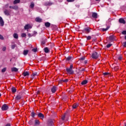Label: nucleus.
Returning a JSON list of instances; mask_svg holds the SVG:
<instances>
[{
    "mask_svg": "<svg viewBox=\"0 0 126 126\" xmlns=\"http://www.w3.org/2000/svg\"><path fill=\"white\" fill-rule=\"evenodd\" d=\"M2 50L3 52H5V51L6 50V47H3Z\"/></svg>",
    "mask_w": 126,
    "mask_h": 126,
    "instance_id": "obj_51",
    "label": "nucleus"
},
{
    "mask_svg": "<svg viewBox=\"0 0 126 126\" xmlns=\"http://www.w3.org/2000/svg\"><path fill=\"white\" fill-rule=\"evenodd\" d=\"M37 94H40V91H38L37 92Z\"/></svg>",
    "mask_w": 126,
    "mask_h": 126,
    "instance_id": "obj_61",
    "label": "nucleus"
},
{
    "mask_svg": "<svg viewBox=\"0 0 126 126\" xmlns=\"http://www.w3.org/2000/svg\"><path fill=\"white\" fill-rule=\"evenodd\" d=\"M53 4V3L50 1H47L45 3V5H52Z\"/></svg>",
    "mask_w": 126,
    "mask_h": 126,
    "instance_id": "obj_22",
    "label": "nucleus"
},
{
    "mask_svg": "<svg viewBox=\"0 0 126 126\" xmlns=\"http://www.w3.org/2000/svg\"><path fill=\"white\" fill-rule=\"evenodd\" d=\"M9 8H12V9H13V6H10Z\"/></svg>",
    "mask_w": 126,
    "mask_h": 126,
    "instance_id": "obj_58",
    "label": "nucleus"
},
{
    "mask_svg": "<svg viewBox=\"0 0 126 126\" xmlns=\"http://www.w3.org/2000/svg\"><path fill=\"white\" fill-rule=\"evenodd\" d=\"M72 59V57L71 56H68L66 59V61H70V60H71Z\"/></svg>",
    "mask_w": 126,
    "mask_h": 126,
    "instance_id": "obj_34",
    "label": "nucleus"
},
{
    "mask_svg": "<svg viewBox=\"0 0 126 126\" xmlns=\"http://www.w3.org/2000/svg\"><path fill=\"white\" fill-rule=\"evenodd\" d=\"M122 34H123V35H126V31H123Z\"/></svg>",
    "mask_w": 126,
    "mask_h": 126,
    "instance_id": "obj_47",
    "label": "nucleus"
},
{
    "mask_svg": "<svg viewBox=\"0 0 126 126\" xmlns=\"http://www.w3.org/2000/svg\"><path fill=\"white\" fill-rule=\"evenodd\" d=\"M72 67H73V65L71 64L70 65L69 68H66V70L68 73H69L70 74H73L74 71H73V70H72Z\"/></svg>",
    "mask_w": 126,
    "mask_h": 126,
    "instance_id": "obj_2",
    "label": "nucleus"
},
{
    "mask_svg": "<svg viewBox=\"0 0 126 126\" xmlns=\"http://www.w3.org/2000/svg\"><path fill=\"white\" fill-rule=\"evenodd\" d=\"M120 23H122L123 24H126V21L123 18H120L119 20Z\"/></svg>",
    "mask_w": 126,
    "mask_h": 126,
    "instance_id": "obj_11",
    "label": "nucleus"
},
{
    "mask_svg": "<svg viewBox=\"0 0 126 126\" xmlns=\"http://www.w3.org/2000/svg\"><path fill=\"white\" fill-rule=\"evenodd\" d=\"M46 44V42L45 41H42L41 42V44L42 45H45Z\"/></svg>",
    "mask_w": 126,
    "mask_h": 126,
    "instance_id": "obj_53",
    "label": "nucleus"
},
{
    "mask_svg": "<svg viewBox=\"0 0 126 126\" xmlns=\"http://www.w3.org/2000/svg\"><path fill=\"white\" fill-rule=\"evenodd\" d=\"M86 38L88 40H91V36H86Z\"/></svg>",
    "mask_w": 126,
    "mask_h": 126,
    "instance_id": "obj_43",
    "label": "nucleus"
},
{
    "mask_svg": "<svg viewBox=\"0 0 126 126\" xmlns=\"http://www.w3.org/2000/svg\"><path fill=\"white\" fill-rule=\"evenodd\" d=\"M45 26L47 28H49V27H50V26H51V23H50L49 22H48L46 23H45Z\"/></svg>",
    "mask_w": 126,
    "mask_h": 126,
    "instance_id": "obj_16",
    "label": "nucleus"
},
{
    "mask_svg": "<svg viewBox=\"0 0 126 126\" xmlns=\"http://www.w3.org/2000/svg\"><path fill=\"white\" fill-rule=\"evenodd\" d=\"M125 126H126V123H125Z\"/></svg>",
    "mask_w": 126,
    "mask_h": 126,
    "instance_id": "obj_64",
    "label": "nucleus"
},
{
    "mask_svg": "<svg viewBox=\"0 0 126 126\" xmlns=\"http://www.w3.org/2000/svg\"><path fill=\"white\" fill-rule=\"evenodd\" d=\"M108 29H109V27H107L106 29L103 28L102 29V31H103V32H105V31H107Z\"/></svg>",
    "mask_w": 126,
    "mask_h": 126,
    "instance_id": "obj_36",
    "label": "nucleus"
},
{
    "mask_svg": "<svg viewBox=\"0 0 126 126\" xmlns=\"http://www.w3.org/2000/svg\"><path fill=\"white\" fill-rule=\"evenodd\" d=\"M34 6H35V4L33 2H32L30 5L31 8H34Z\"/></svg>",
    "mask_w": 126,
    "mask_h": 126,
    "instance_id": "obj_30",
    "label": "nucleus"
},
{
    "mask_svg": "<svg viewBox=\"0 0 126 126\" xmlns=\"http://www.w3.org/2000/svg\"><path fill=\"white\" fill-rule=\"evenodd\" d=\"M15 47H16V44L11 45V48L12 50H14L15 49Z\"/></svg>",
    "mask_w": 126,
    "mask_h": 126,
    "instance_id": "obj_33",
    "label": "nucleus"
},
{
    "mask_svg": "<svg viewBox=\"0 0 126 126\" xmlns=\"http://www.w3.org/2000/svg\"><path fill=\"white\" fill-rule=\"evenodd\" d=\"M4 25V22L3 21V20H2L0 21V26L2 27Z\"/></svg>",
    "mask_w": 126,
    "mask_h": 126,
    "instance_id": "obj_25",
    "label": "nucleus"
},
{
    "mask_svg": "<svg viewBox=\"0 0 126 126\" xmlns=\"http://www.w3.org/2000/svg\"><path fill=\"white\" fill-rule=\"evenodd\" d=\"M13 9H14L15 10H17V9H18V6H13Z\"/></svg>",
    "mask_w": 126,
    "mask_h": 126,
    "instance_id": "obj_32",
    "label": "nucleus"
},
{
    "mask_svg": "<svg viewBox=\"0 0 126 126\" xmlns=\"http://www.w3.org/2000/svg\"><path fill=\"white\" fill-rule=\"evenodd\" d=\"M85 60V57H82L79 58V61H84Z\"/></svg>",
    "mask_w": 126,
    "mask_h": 126,
    "instance_id": "obj_37",
    "label": "nucleus"
},
{
    "mask_svg": "<svg viewBox=\"0 0 126 126\" xmlns=\"http://www.w3.org/2000/svg\"><path fill=\"white\" fill-rule=\"evenodd\" d=\"M123 45V47H124L125 48H126V41L124 42Z\"/></svg>",
    "mask_w": 126,
    "mask_h": 126,
    "instance_id": "obj_49",
    "label": "nucleus"
},
{
    "mask_svg": "<svg viewBox=\"0 0 126 126\" xmlns=\"http://www.w3.org/2000/svg\"><path fill=\"white\" fill-rule=\"evenodd\" d=\"M32 52H34V53H36L37 52V48H33L32 50Z\"/></svg>",
    "mask_w": 126,
    "mask_h": 126,
    "instance_id": "obj_41",
    "label": "nucleus"
},
{
    "mask_svg": "<svg viewBox=\"0 0 126 126\" xmlns=\"http://www.w3.org/2000/svg\"><path fill=\"white\" fill-rule=\"evenodd\" d=\"M80 71H85V68H82L81 70H80Z\"/></svg>",
    "mask_w": 126,
    "mask_h": 126,
    "instance_id": "obj_55",
    "label": "nucleus"
},
{
    "mask_svg": "<svg viewBox=\"0 0 126 126\" xmlns=\"http://www.w3.org/2000/svg\"><path fill=\"white\" fill-rule=\"evenodd\" d=\"M92 58L94 60H97L99 58V54L96 52H94L92 55Z\"/></svg>",
    "mask_w": 126,
    "mask_h": 126,
    "instance_id": "obj_3",
    "label": "nucleus"
},
{
    "mask_svg": "<svg viewBox=\"0 0 126 126\" xmlns=\"http://www.w3.org/2000/svg\"><path fill=\"white\" fill-rule=\"evenodd\" d=\"M88 63V61L87 60L84 61V64H86V63Z\"/></svg>",
    "mask_w": 126,
    "mask_h": 126,
    "instance_id": "obj_57",
    "label": "nucleus"
},
{
    "mask_svg": "<svg viewBox=\"0 0 126 126\" xmlns=\"http://www.w3.org/2000/svg\"><path fill=\"white\" fill-rule=\"evenodd\" d=\"M112 46V44H108L106 45L107 48H110Z\"/></svg>",
    "mask_w": 126,
    "mask_h": 126,
    "instance_id": "obj_46",
    "label": "nucleus"
},
{
    "mask_svg": "<svg viewBox=\"0 0 126 126\" xmlns=\"http://www.w3.org/2000/svg\"><path fill=\"white\" fill-rule=\"evenodd\" d=\"M60 82H64L65 83H66V82H68V79H61L60 80Z\"/></svg>",
    "mask_w": 126,
    "mask_h": 126,
    "instance_id": "obj_17",
    "label": "nucleus"
},
{
    "mask_svg": "<svg viewBox=\"0 0 126 126\" xmlns=\"http://www.w3.org/2000/svg\"><path fill=\"white\" fill-rule=\"evenodd\" d=\"M1 20H3L2 18L0 16V21H1Z\"/></svg>",
    "mask_w": 126,
    "mask_h": 126,
    "instance_id": "obj_60",
    "label": "nucleus"
},
{
    "mask_svg": "<svg viewBox=\"0 0 126 126\" xmlns=\"http://www.w3.org/2000/svg\"><path fill=\"white\" fill-rule=\"evenodd\" d=\"M11 91L12 93H15V92H16V88H15V87H12Z\"/></svg>",
    "mask_w": 126,
    "mask_h": 126,
    "instance_id": "obj_23",
    "label": "nucleus"
},
{
    "mask_svg": "<svg viewBox=\"0 0 126 126\" xmlns=\"http://www.w3.org/2000/svg\"><path fill=\"white\" fill-rule=\"evenodd\" d=\"M37 74H38V73H33L32 74V76H36L37 75Z\"/></svg>",
    "mask_w": 126,
    "mask_h": 126,
    "instance_id": "obj_44",
    "label": "nucleus"
},
{
    "mask_svg": "<svg viewBox=\"0 0 126 126\" xmlns=\"http://www.w3.org/2000/svg\"><path fill=\"white\" fill-rule=\"evenodd\" d=\"M6 71V68L4 67L1 70V72H5Z\"/></svg>",
    "mask_w": 126,
    "mask_h": 126,
    "instance_id": "obj_39",
    "label": "nucleus"
},
{
    "mask_svg": "<svg viewBox=\"0 0 126 126\" xmlns=\"http://www.w3.org/2000/svg\"><path fill=\"white\" fill-rule=\"evenodd\" d=\"M28 36L29 37V38H31V37H32L33 35H31L30 33H28Z\"/></svg>",
    "mask_w": 126,
    "mask_h": 126,
    "instance_id": "obj_54",
    "label": "nucleus"
},
{
    "mask_svg": "<svg viewBox=\"0 0 126 126\" xmlns=\"http://www.w3.org/2000/svg\"><path fill=\"white\" fill-rule=\"evenodd\" d=\"M36 22H38L39 23H41L42 22V20L41 18H40L39 17H36L35 19Z\"/></svg>",
    "mask_w": 126,
    "mask_h": 126,
    "instance_id": "obj_10",
    "label": "nucleus"
},
{
    "mask_svg": "<svg viewBox=\"0 0 126 126\" xmlns=\"http://www.w3.org/2000/svg\"><path fill=\"white\" fill-rule=\"evenodd\" d=\"M5 126H10V124H7Z\"/></svg>",
    "mask_w": 126,
    "mask_h": 126,
    "instance_id": "obj_59",
    "label": "nucleus"
},
{
    "mask_svg": "<svg viewBox=\"0 0 126 126\" xmlns=\"http://www.w3.org/2000/svg\"><path fill=\"white\" fill-rule=\"evenodd\" d=\"M92 16L93 18H94V19H96V18H98V14H97V13L96 12H92Z\"/></svg>",
    "mask_w": 126,
    "mask_h": 126,
    "instance_id": "obj_7",
    "label": "nucleus"
},
{
    "mask_svg": "<svg viewBox=\"0 0 126 126\" xmlns=\"http://www.w3.org/2000/svg\"><path fill=\"white\" fill-rule=\"evenodd\" d=\"M66 115V114H64L63 116H62V120L63 121H64V119H65V115Z\"/></svg>",
    "mask_w": 126,
    "mask_h": 126,
    "instance_id": "obj_35",
    "label": "nucleus"
},
{
    "mask_svg": "<svg viewBox=\"0 0 126 126\" xmlns=\"http://www.w3.org/2000/svg\"><path fill=\"white\" fill-rule=\"evenodd\" d=\"M23 94V93L22 92H20L16 96V100H17V101H18V100H20V99L22 98Z\"/></svg>",
    "mask_w": 126,
    "mask_h": 126,
    "instance_id": "obj_4",
    "label": "nucleus"
},
{
    "mask_svg": "<svg viewBox=\"0 0 126 126\" xmlns=\"http://www.w3.org/2000/svg\"><path fill=\"white\" fill-rule=\"evenodd\" d=\"M123 59V57H122V56H119V57H118V60H119V61H121V60Z\"/></svg>",
    "mask_w": 126,
    "mask_h": 126,
    "instance_id": "obj_50",
    "label": "nucleus"
},
{
    "mask_svg": "<svg viewBox=\"0 0 126 126\" xmlns=\"http://www.w3.org/2000/svg\"><path fill=\"white\" fill-rule=\"evenodd\" d=\"M34 126H40V121L39 120H35L34 121Z\"/></svg>",
    "mask_w": 126,
    "mask_h": 126,
    "instance_id": "obj_12",
    "label": "nucleus"
},
{
    "mask_svg": "<svg viewBox=\"0 0 126 126\" xmlns=\"http://www.w3.org/2000/svg\"><path fill=\"white\" fill-rule=\"evenodd\" d=\"M0 40H4V38L3 37V36H2L1 34H0Z\"/></svg>",
    "mask_w": 126,
    "mask_h": 126,
    "instance_id": "obj_42",
    "label": "nucleus"
},
{
    "mask_svg": "<svg viewBox=\"0 0 126 126\" xmlns=\"http://www.w3.org/2000/svg\"><path fill=\"white\" fill-rule=\"evenodd\" d=\"M103 75L106 76V75H110V73L109 72H104L103 73Z\"/></svg>",
    "mask_w": 126,
    "mask_h": 126,
    "instance_id": "obj_40",
    "label": "nucleus"
},
{
    "mask_svg": "<svg viewBox=\"0 0 126 126\" xmlns=\"http://www.w3.org/2000/svg\"><path fill=\"white\" fill-rule=\"evenodd\" d=\"M93 41H94V42H95V41H96V39H94L93 40Z\"/></svg>",
    "mask_w": 126,
    "mask_h": 126,
    "instance_id": "obj_63",
    "label": "nucleus"
},
{
    "mask_svg": "<svg viewBox=\"0 0 126 126\" xmlns=\"http://www.w3.org/2000/svg\"><path fill=\"white\" fill-rule=\"evenodd\" d=\"M28 50H24L23 52V55H24V56H27V55H28Z\"/></svg>",
    "mask_w": 126,
    "mask_h": 126,
    "instance_id": "obj_24",
    "label": "nucleus"
},
{
    "mask_svg": "<svg viewBox=\"0 0 126 126\" xmlns=\"http://www.w3.org/2000/svg\"><path fill=\"white\" fill-rule=\"evenodd\" d=\"M78 107V104H77V103H74V104L72 105V108H73V109H76Z\"/></svg>",
    "mask_w": 126,
    "mask_h": 126,
    "instance_id": "obj_21",
    "label": "nucleus"
},
{
    "mask_svg": "<svg viewBox=\"0 0 126 126\" xmlns=\"http://www.w3.org/2000/svg\"><path fill=\"white\" fill-rule=\"evenodd\" d=\"M47 126H53L54 122H53V120H52L51 119L49 120L47 122Z\"/></svg>",
    "mask_w": 126,
    "mask_h": 126,
    "instance_id": "obj_8",
    "label": "nucleus"
},
{
    "mask_svg": "<svg viewBox=\"0 0 126 126\" xmlns=\"http://www.w3.org/2000/svg\"><path fill=\"white\" fill-rule=\"evenodd\" d=\"M88 83V81H87V80H85L81 82V84L82 85H85V84H87Z\"/></svg>",
    "mask_w": 126,
    "mask_h": 126,
    "instance_id": "obj_19",
    "label": "nucleus"
},
{
    "mask_svg": "<svg viewBox=\"0 0 126 126\" xmlns=\"http://www.w3.org/2000/svg\"><path fill=\"white\" fill-rule=\"evenodd\" d=\"M119 68H120V67H119V66H115V67H114V69H115V70H118V69H119Z\"/></svg>",
    "mask_w": 126,
    "mask_h": 126,
    "instance_id": "obj_45",
    "label": "nucleus"
},
{
    "mask_svg": "<svg viewBox=\"0 0 126 126\" xmlns=\"http://www.w3.org/2000/svg\"><path fill=\"white\" fill-rule=\"evenodd\" d=\"M44 51L47 54L49 53V48H48V47H45L44 48Z\"/></svg>",
    "mask_w": 126,
    "mask_h": 126,
    "instance_id": "obj_27",
    "label": "nucleus"
},
{
    "mask_svg": "<svg viewBox=\"0 0 126 126\" xmlns=\"http://www.w3.org/2000/svg\"><path fill=\"white\" fill-rule=\"evenodd\" d=\"M8 5L9 4H7L5 5V7H6V8H7V7H8Z\"/></svg>",
    "mask_w": 126,
    "mask_h": 126,
    "instance_id": "obj_56",
    "label": "nucleus"
},
{
    "mask_svg": "<svg viewBox=\"0 0 126 126\" xmlns=\"http://www.w3.org/2000/svg\"><path fill=\"white\" fill-rule=\"evenodd\" d=\"M29 125H30L31 126H32V125H33V124H34V119H31V120L29 122Z\"/></svg>",
    "mask_w": 126,
    "mask_h": 126,
    "instance_id": "obj_20",
    "label": "nucleus"
},
{
    "mask_svg": "<svg viewBox=\"0 0 126 126\" xmlns=\"http://www.w3.org/2000/svg\"><path fill=\"white\" fill-rule=\"evenodd\" d=\"M31 76H32V79H33L34 78V76H32V75Z\"/></svg>",
    "mask_w": 126,
    "mask_h": 126,
    "instance_id": "obj_62",
    "label": "nucleus"
},
{
    "mask_svg": "<svg viewBox=\"0 0 126 126\" xmlns=\"http://www.w3.org/2000/svg\"><path fill=\"white\" fill-rule=\"evenodd\" d=\"M13 37L15 39H18V34L16 33L13 34Z\"/></svg>",
    "mask_w": 126,
    "mask_h": 126,
    "instance_id": "obj_26",
    "label": "nucleus"
},
{
    "mask_svg": "<svg viewBox=\"0 0 126 126\" xmlns=\"http://www.w3.org/2000/svg\"><path fill=\"white\" fill-rule=\"evenodd\" d=\"M20 2V0H15L13 2L14 4H16L17 3H19Z\"/></svg>",
    "mask_w": 126,
    "mask_h": 126,
    "instance_id": "obj_29",
    "label": "nucleus"
},
{
    "mask_svg": "<svg viewBox=\"0 0 126 126\" xmlns=\"http://www.w3.org/2000/svg\"><path fill=\"white\" fill-rule=\"evenodd\" d=\"M56 91H57V87L53 86L51 88V92H52V93H56Z\"/></svg>",
    "mask_w": 126,
    "mask_h": 126,
    "instance_id": "obj_9",
    "label": "nucleus"
},
{
    "mask_svg": "<svg viewBox=\"0 0 126 126\" xmlns=\"http://www.w3.org/2000/svg\"><path fill=\"white\" fill-rule=\"evenodd\" d=\"M66 1H67V2H72L74 1V0H66Z\"/></svg>",
    "mask_w": 126,
    "mask_h": 126,
    "instance_id": "obj_48",
    "label": "nucleus"
},
{
    "mask_svg": "<svg viewBox=\"0 0 126 126\" xmlns=\"http://www.w3.org/2000/svg\"><path fill=\"white\" fill-rule=\"evenodd\" d=\"M115 36H114V35L109 36V40L110 41H113V40H115Z\"/></svg>",
    "mask_w": 126,
    "mask_h": 126,
    "instance_id": "obj_18",
    "label": "nucleus"
},
{
    "mask_svg": "<svg viewBox=\"0 0 126 126\" xmlns=\"http://www.w3.org/2000/svg\"><path fill=\"white\" fill-rule=\"evenodd\" d=\"M35 115H37V114L36 113H35V112H34L33 111L32 112L31 117H32V118H34Z\"/></svg>",
    "mask_w": 126,
    "mask_h": 126,
    "instance_id": "obj_28",
    "label": "nucleus"
},
{
    "mask_svg": "<svg viewBox=\"0 0 126 126\" xmlns=\"http://www.w3.org/2000/svg\"><path fill=\"white\" fill-rule=\"evenodd\" d=\"M4 13L5 15H6L7 16H8L9 15H10V14L9 13V11H8V10H5L4 11Z\"/></svg>",
    "mask_w": 126,
    "mask_h": 126,
    "instance_id": "obj_13",
    "label": "nucleus"
},
{
    "mask_svg": "<svg viewBox=\"0 0 126 126\" xmlns=\"http://www.w3.org/2000/svg\"><path fill=\"white\" fill-rule=\"evenodd\" d=\"M24 29L25 30H27V29H29V25H26L24 27Z\"/></svg>",
    "mask_w": 126,
    "mask_h": 126,
    "instance_id": "obj_31",
    "label": "nucleus"
},
{
    "mask_svg": "<svg viewBox=\"0 0 126 126\" xmlns=\"http://www.w3.org/2000/svg\"><path fill=\"white\" fill-rule=\"evenodd\" d=\"M29 72L28 71H25L23 73V75H24L25 77L29 76Z\"/></svg>",
    "mask_w": 126,
    "mask_h": 126,
    "instance_id": "obj_15",
    "label": "nucleus"
},
{
    "mask_svg": "<svg viewBox=\"0 0 126 126\" xmlns=\"http://www.w3.org/2000/svg\"><path fill=\"white\" fill-rule=\"evenodd\" d=\"M2 111H6L8 110V105L6 104H4L1 107Z\"/></svg>",
    "mask_w": 126,
    "mask_h": 126,
    "instance_id": "obj_6",
    "label": "nucleus"
},
{
    "mask_svg": "<svg viewBox=\"0 0 126 126\" xmlns=\"http://www.w3.org/2000/svg\"><path fill=\"white\" fill-rule=\"evenodd\" d=\"M11 71L16 72L18 71V69H17L16 67H12L11 68Z\"/></svg>",
    "mask_w": 126,
    "mask_h": 126,
    "instance_id": "obj_14",
    "label": "nucleus"
},
{
    "mask_svg": "<svg viewBox=\"0 0 126 126\" xmlns=\"http://www.w3.org/2000/svg\"><path fill=\"white\" fill-rule=\"evenodd\" d=\"M37 117H38V118H39V119H40L41 120H44V119H45V115H44V114H43V113H37L36 114Z\"/></svg>",
    "mask_w": 126,
    "mask_h": 126,
    "instance_id": "obj_5",
    "label": "nucleus"
},
{
    "mask_svg": "<svg viewBox=\"0 0 126 126\" xmlns=\"http://www.w3.org/2000/svg\"><path fill=\"white\" fill-rule=\"evenodd\" d=\"M21 37H22V38H24V37H26V33H22Z\"/></svg>",
    "mask_w": 126,
    "mask_h": 126,
    "instance_id": "obj_38",
    "label": "nucleus"
},
{
    "mask_svg": "<svg viewBox=\"0 0 126 126\" xmlns=\"http://www.w3.org/2000/svg\"><path fill=\"white\" fill-rule=\"evenodd\" d=\"M92 30V29L90 27H86L83 29L82 30L83 33H85L86 34H89L90 33V32Z\"/></svg>",
    "mask_w": 126,
    "mask_h": 126,
    "instance_id": "obj_1",
    "label": "nucleus"
},
{
    "mask_svg": "<svg viewBox=\"0 0 126 126\" xmlns=\"http://www.w3.org/2000/svg\"><path fill=\"white\" fill-rule=\"evenodd\" d=\"M50 46L51 48H53V47H55V44H50Z\"/></svg>",
    "mask_w": 126,
    "mask_h": 126,
    "instance_id": "obj_52",
    "label": "nucleus"
}]
</instances>
